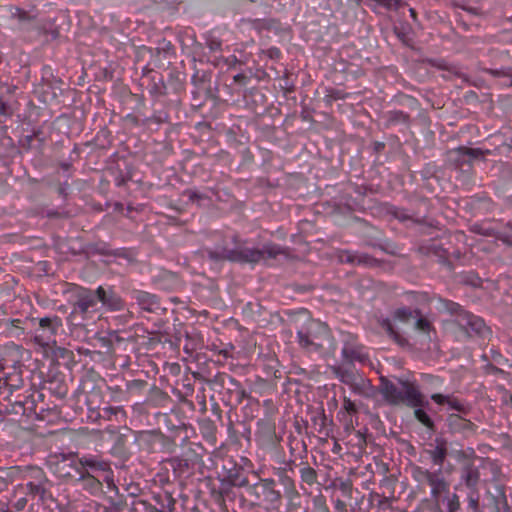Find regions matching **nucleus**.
Wrapping results in <instances>:
<instances>
[{
	"instance_id": "1",
	"label": "nucleus",
	"mask_w": 512,
	"mask_h": 512,
	"mask_svg": "<svg viewBox=\"0 0 512 512\" xmlns=\"http://www.w3.org/2000/svg\"><path fill=\"white\" fill-rule=\"evenodd\" d=\"M441 310L454 317L453 324L465 338L489 339L492 335L491 328L484 319L466 310L459 303L442 297L438 298Z\"/></svg>"
},
{
	"instance_id": "2",
	"label": "nucleus",
	"mask_w": 512,
	"mask_h": 512,
	"mask_svg": "<svg viewBox=\"0 0 512 512\" xmlns=\"http://www.w3.org/2000/svg\"><path fill=\"white\" fill-rule=\"evenodd\" d=\"M299 345L309 352L323 356L334 354L336 343L327 324L319 320H310L305 330L297 333Z\"/></svg>"
},
{
	"instance_id": "3",
	"label": "nucleus",
	"mask_w": 512,
	"mask_h": 512,
	"mask_svg": "<svg viewBox=\"0 0 512 512\" xmlns=\"http://www.w3.org/2000/svg\"><path fill=\"white\" fill-rule=\"evenodd\" d=\"M380 380V392L389 404H405L408 407H422L428 404L415 382L399 378L398 386L386 378L382 377Z\"/></svg>"
},
{
	"instance_id": "4",
	"label": "nucleus",
	"mask_w": 512,
	"mask_h": 512,
	"mask_svg": "<svg viewBox=\"0 0 512 512\" xmlns=\"http://www.w3.org/2000/svg\"><path fill=\"white\" fill-rule=\"evenodd\" d=\"M232 262L257 264L260 261L276 259L278 256L288 258L289 249L275 243H267L262 248L239 247L232 249Z\"/></svg>"
},
{
	"instance_id": "5",
	"label": "nucleus",
	"mask_w": 512,
	"mask_h": 512,
	"mask_svg": "<svg viewBox=\"0 0 512 512\" xmlns=\"http://www.w3.org/2000/svg\"><path fill=\"white\" fill-rule=\"evenodd\" d=\"M246 494L255 505L278 507L282 500V494L276 489V482L272 478H259L248 486Z\"/></svg>"
},
{
	"instance_id": "6",
	"label": "nucleus",
	"mask_w": 512,
	"mask_h": 512,
	"mask_svg": "<svg viewBox=\"0 0 512 512\" xmlns=\"http://www.w3.org/2000/svg\"><path fill=\"white\" fill-rule=\"evenodd\" d=\"M490 150H483L481 148H469L466 146H459L457 148L448 150L446 153L447 166L466 173H471L473 169L472 161L474 159H485L489 155Z\"/></svg>"
},
{
	"instance_id": "7",
	"label": "nucleus",
	"mask_w": 512,
	"mask_h": 512,
	"mask_svg": "<svg viewBox=\"0 0 512 512\" xmlns=\"http://www.w3.org/2000/svg\"><path fill=\"white\" fill-rule=\"evenodd\" d=\"M411 472L413 479L420 486L427 485L431 488V497L434 500H438L443 493L448 492L449 483L442 473V468L436 471H430L424 467L414 465Z\"/></svg>"
},
{
	"instance_id": "8",
	"label": "nucleus",
	"mask_w": 512,
	"mask_h": 512,
	"mask_svg": "<svg viewBox=\"0 0 512 512\" xmlns=\"http://www.w3.org/2000/svg\"><path fill=\"white\" fill-rule=\"evenodd\" d=\"M76 300L72 306L71 315H79L85 318L89 312L96 311L98 300L97 289L91 290L84 287H78L76 294Z\"/></svg>"
},
{
	"instance_id": "9",
	"label": "nucleus",
	"mask_w": 512,
	"mask_h": 512,
	"mask_svg": "<svg viewBox=\"0 0 512 512\" xmlns=\"http://www.w3.org/2000/svg\"><path fill=\"white\" fill-rule=\"evenodd\" d=\"M71 459V464L75 470L76 466L80 468L82 471L88 472H107L110 471V462L104 460L101 456L86 454L81 457H77L76 455H70L68 457H64L63 462Z\"/></svg>"
},
{
	"instance_id": "10",
	"label": "nucleus",
	"mask_w": 512,
	"mask_h": 512,
	"mask_svg": "<svg viewBox=\"0 0 512 512\" xmlns=\"http://www.w3.org/2000/svg\"><path fill=\"white\" fill-rule=\"evenodd\" d=\"M277 476L283 487V495L287 500L288 509L300 507L301 495L297 489L295 480L287 474L286 469H280Z\"/></svg>"
},
{
	"instance_id": "11",
	"label": "nucleus",
	"mask_w": 512,
	"mask_h": 512,
	"mask_svg": "<svg viewBox=\"0 0 512 512\" xmlns=\"http://www.w3.org/2000/svg\"><path fill=\"white\" fill-rule=\"evenodd\" d=\"M450 444L444 437H436L433 442L428 445L426 453L428 454L433 465L442 468L446 458L450 454Z\"/></svg>"
},
{
	"instance_id": "12",
	"label": "nucleus",
	"mask_w": 512,
	"mask_h": 512,
	"mask_svg": "<svg viewBox=\"0 0 512 512\" xmlns=\"http://www.w3.org/2000/svg\"><path fill=\"white\" fill-rule=\"evenodd\" d=\"M131 298L136 302L142 311L148 313H157L162 309L158 296L147 291L133 289L131 291Z\"/></svg>"
},
{
	"instance_id": "13",
	"label": "nucleus",
	"mask_w": 512,
	"mask_h": 512,
	"mask_svg": "<svg viewBox=\"0 0 512 512\" xmlns=\"http://www.w3.org/2000/svg\"><path fill=\"white\" fill-rule=\"evenodd\" d=\"M97 295L99 302L109 311L116 312L125 308L124 300L111 287L99 286L97 288Z\"/></svg>"
},
{
	"instance_id": "14",
	"label": "nucleus",
	"mask_w": 512,
	"mask_h": 512,
	"mask_svg": "<svg viewBox=\"0 0 512 512\" xmlns=\"http://www.w3.org/2000/svg\"><path fill=\"white\" fill-rule=\"evenodd\" d=\"M62 326L60 317H43L39 319V327L41 334L35 337L36 341L43 344H48L51 338L57 333L58 329Z\"/></svg>"
},
{
	"instance_id": "15",
	"label": "nucleus",
	"mask_w": 512,
	"mask_h": 512,
	"mask_svg": "<svg viewBox=\"0 0 512 512\" xmlns=\"http://www.w3.org/2000/svg\"><path fill=\"white\" fill-rule=\"evenodd\" d=\"M447 426L453 434H462L468 436L476 431V425L459 414H450L447 417Z\"/></svg>"
},
{
	"instance_id": "16",
	"label": "nucleus",
	"mask_w": 512,
	"mask_h": 512,
	"mask_svg": "<svg viewBox=\"0 0 512 512\" xmlns=\"http://www.w3.org/2000/svg\"><path fill=\"white\" fill-rule=\"evenodd\" d=\"M32 478L35 479V481H30L26 484L27 493L28 495L32 497H39L41 501H44L45 495H46V487L45 483L47 482V479L42 471V469L39 468H31Z\"/></svg>"
},
{
	"instance_id": "17",
	"label": "nucleus",
	"mask_w": 512,
	"mask_h": 512,
	"mask_svg": "<svg viewBox=\"0 0 512 512\" xmlns=\"http://www.w3.org/2000/svg\"><path fill=\"white\" fill-rule=\"evenodd\" d=\"M417 251L424 256H434L438 262L446 266L449 270H453L454 266L448 259V251L442 246L435 243L422 244L418 247Z\"/></svg>"
},
{
	"instance_id": "18",
	"label": "nucleus",
	"mask_w": 512,
	"mask_h": 512,
	"mask_svg": "<svg viewBox=\"0 0 512 512\" xmlns=\"http://www.w3.org/2000/svg\"><path fill=\"white\" fill-rule=\"evenodd\" d=\"M257 436L265 447L275 448L281 441V437L276 434L274 424L269 421L259 423Z\"/></svg>"
},
{
	"instance_id": "19",
	"label": "nucleus",
	"mask_w": 512,
	"mask_h": 512,
	"mask_svg": "<svg viewBox=\"0 0 512 512\" xmlns=\"http://www.w3.org/2000/svg\"><path fill=\"white\" fill-rule=\"evenodd\" d=\"M460 479L468 489L478 488L480 472L474 462L467 463V465L460 467Z\"/></svg>"
},
{
	"instance_id": "20",
	"label": "nucleus",
	"mask_w": 512,
	"mask_h": 512,
	"mask_svg": "<svg viewBox=\"0 0 512 512\" xmlns=\"http://www.w3.org/2000/svg\"><path fill=\"white\" fill-rule=\"evenodd\" d=\"M76 472L78 473V481L81 484L83 490L87 491L91 495H97L102 491V482L94 477L88 471H82L76 466Z\"/></svg>"
},
{
	"instance_id": "21",
	"label": "nucleus",
	"mask_w": 512,
	"mask_h": 512,
	"mask_svg": "<svg viewBox=\"0 0 512 512\" xmlns=\"http://www.w3.org/2000/svg\"><path fill=\"white\" fill-rule=\"evenodd\" d=\"M431 399L438 405L447 404L451 409H454L464 415H467L470 412L469 405L462 403L458 398L452 395L434 393L431 395Z\"/></svg>"
},
{
	"instance_id": "22",
	"label": "nucleus",
	"mask_w": 512,
	"mask_h": 512,
	"mask_svg": "<svg viewBox=\"0 0 512 512\" xmlns=\"http://www.w3.org/2000/svg\"><path fill=\"white\" fill-rule=\"evenodd\" d=\"M460 448L456 449L451 447L449 456L455 459L461 466L467 465V463L475 462L477 459L476 452L473 448L468 447L467 449H463L461 445L458 444Z\"/></svg>"
},
{
	"instance_id": "23",
	"label": "nucleus",
	"mask_w": 512,
	"mask_h": 512,
	"mask_svg": "<svg viewBox=\"0 0 512 512\" xmlns=\"http://www.w3.org/2000/svg\"><path fill=\"white\" fill-rule=\"evenodd\" d=\"M343 358L352 363L354 361L365 362L367 360V355L364 354L363 349L359 345H353L350 343H346L342 349Z\"/></svg>"
},
{
	"instance_id": "24",
	"label": "nucleus",
	"mask_w": 512,
	"mask_h": 512,
	"mask_svg": "<svg viewBox=\"0 0 512 512\" xmlns=\"http://www.w3.org/2000/svg\"><path fill=\"white\" fill-rule=\"evenodd\" d=\"M300 483L301 489L305 491V487H312L313 485L318 483V473L317 471L309 466L308 464H303L299 469Z\"/></svg>"
},
{
	"instance_id": "25",
	"label": "nucleus",
	"mask_w": 512,
	"mask_h": 512,
	"mask_svg": "<svg viewBox=\"0 0 512 512\" xmlns=\"http://www.w3.org/2000/svg\"><path fill=\"white\" fill-rule=\"evenodd\" d=\"M227 479L229 483L234 487H244L245 492L248 490V486H250V482L247 476L244 474V469L242 467H234L228 471Z\"/></svg>"
},
{
	"instance_id": "26",
	"label": "nucleus",
	"mask_w": 512,
	"mask_h": 512,
	"mask_svg": "<svg viewBox=\"0 0 512 512\" xmlns=\"http://www.w3.org/2000/svg\"><path fill=\"white\" fill-rule=\"evenodd\" d=\"M385 119L387 126H396L402 124L406 128H409L411 125L410 115L401 110L388 111L385 114Z\"/></svg>"
},
{
	"instance_id": "27",
	"label": "nucleus",
	"mask_w": 512,
	"mask_h": 512,
	"mask_svg": "<svg viewBox=\"0 0 512 512\" xmlns=\"http://www.w3.org/2000/svg\"><path fill=\"white\" fill-rule=\"evenodd\" d=\"M382 328L388 334V336L393 339V341L401 347L409 346V341L406 337H404L401 333H399L394 326L392 325L389 319H385L381 323Z\"/></svg>"
},
{
	"instance_id": "28",
	"label": "nucleus",
	"mask_w": 512,
	"mask_h": 512,
	"mask_svg": "<svg viewBox=\"0 0 512 512\" xmlns=\"http://www.w3.org/2000/svg\"><path fill=\"white\" fill-rule=\"evenodd\" d=\"M207 257L213 262H223V261H231L232 262V249H228L226 247H221L217 249L206 248L204 250Z\"/></svg>"
},
{
	"instance_id": "29",
	"label": "nucleus",
	"mask_w": 512,
	"mask_h": 512,
	"mask_svg": "<svg viewBox=\"0 0 512 512\" xmlns=\"http://www.w3.org/2000/svg\"><path fill=\"white\" fill-rule=\"evenodd\" d=\"M414 223L419 226V233L422 235H432L434 231L440 229L439 222L432 218H415Z\"/></svg>"
},
{
	"instance_id": "30",
	"label": "nucleus",
	"mask_w": 512,
	"mask_h": 512,
	"mask_svg": "<svg viewBox=\"0 0 512 512\" xmlns=\"http://www.w3.org/2000/svg\"><path fill=\"white\" fill-rule=\"evenodd\" d=\"M333 373L335 376L346 385H353L355 380L359 378L352 370L344 369L342 367H333Z\"/></svg>"
},
{
	"instance_id": "31",
	"label": "nucleus",
	"mask_w": 512,
	"mask_h": 512,
	"mask_svg": "<svg viewBox=\"0 0 512 512\" xmlns=\"http://www.w3.org/2000/svg\"><path fill=\"white\" fill-rule=\"evenodd\" d=\"M325 92L323 101L327 106H332L334 101L343 100L348 97V93L341 89L326 88Z\"/></svg>"
},
{
	"instance_id": "32",
	"label": "nucleus",
	"mask_w": 512,
	"mask_h": 512,
	"mask_svg": "<svg viewBox=\"0 0 512 512\" xmlns=\"http://www.w3.org/2000/svg\"><path fill=\"white\" fill-rule=\"evenodd\" d=\"M216 430V425L211 419H204L200 422V432L205 439L215 440Z\"/></svg>"
},
{
	"instance_id": "33",
	"label": "nucleus",
	"mask_w": 512,
	"mask_h": 512,
	"mask_svg": "<svg viewBox=\"0 0 512 512\" xmlns=\"http://www.w3.org/2000/svg\"><path fill=\"white\" fill-rule=\"evenodd\" d=\"M369 500L371 502L377 500V504H376L377 508L386 510V509H390L392 507L391 504L396 499L389 498L388 496H386L384 494H380L379 492H371L369 494Z\"/></svg>"
},
{
	"instance_id": "34",
	"label": "nucleus",
	"mask_w": 512,
	"mask_h": 512,
	"mask_svg": "<svg viewBox=\"0 0 512 512\" xmlns=\"http://www.w3.org/2000/svg\"><path fill=\"white\" fill-rule=\"evenodd\" d=\"M384 263L385 262L383 260L376 259L367 253H359L358 252L356 265H362L365 267L375 268V267H381Z\"/></svg>"
},
{
	"instance_id": "35",
	"label": "nucleus",
	"mask_w": 512,
	"mask_h": 512,
	"mask_svg": "<svg viewBox=\"0 0 512 512\" xmlns=\"http://www.w3.org/2000/svg\"><path fill=\"white\" fill-rule=\"evenodd\" d=\"M99 416L101 418H104L106 420H112V417L114 416L116 419H118V416L125 417L126 413L122 407H113V406H105L103 408H100L99 410Z\"/></svg>"
},
{
	"instance_id": "36",
	"label": "nucleus",
	"mask_w": 512,
	"mask_h": 512,
	"mask_svg": "<svg viewBox=\"0 0 512 512\" xmlns=\"http://www.w3.org/2000/svg\"><path fill=\"white\" fill-rule=\"evenodd\" d=\"M415 329L428 334L432 329V323L425 317L422 316V313L419 309H415Z\"/></svg>"
},
{
	"instance_id": "37",
	"label": "nucleus",
	"mask_w": 512,
	"mask_h": 512,
	"mask_svg": "<svg viewBox=\"0 0 512 512\" xmlns=\"http://www.w3.org/2000/svg\"><path fill=\"white\" fill-rule=\"evenodd\" d=\"M459 281L464 284L474 288H478L482 285L481 278L473 271L465 272L460 274Z\"/></svg>"
},
{
	"instance_id": "38",
	"label": "nucleus",
	"mask_w": 512,
	"mask_h": 512,
	"mask_svg": "<svg viewBox=\"0 0 512 512\" xmlns=\"http://www.w3.org/2000/svg\"><path fill=\"white\" fill-rule=\"evenodd\" d=\"M379 488L381 490V492H379L380 494H384L389 498L396 499L395 480H393L391 477H384L379 484Z\"/></svg>"
},
{
	"instance_id": "39",
	"label": "nucleus",
	"mask_w": 512,
	"mask_h": 512,
	"mask_svg": "<svg viewBox=\"0 0 512 512\" xmlns=\"http://www.w3.org/2000/svg\"><path fill=\"white\" fill-rule=\"evenodd\" d=\"M350 386L354 392L364 397L371 396V394L369 393V390H371V384L368 380L359 377L357 380H355L354 384Z\"/></svg>"
},
{
	"instance_id": "40",
	"label": "nucleus",
	"mask_w": 512,
	"mask_h": 512,
	"mask_svg": "<svg viewBox=\"0 0 512 512\" xmlns=\"http://www.w3.org/2000/svg\"><path fill=\"white\" fill-rule=\"evenodd\" d=\"M416 409L414 410V416L415 418L422 424L424 425L426 428H428L429 430H432L434 431L435 429V424L433 422V420L430 418V416L423 410V409H420L419 407H415Z\"/></svg>"
},
{
	"instance_id": "41",
	"label": "nucleus",
	"mask_w": 512,
	"mask_h": 512,
	"mask_svg": "<svg viewBox=\"0 0 512 512\" xmlns=\"http://www.w3.org/2000/svg\"><path fill=\"white\" fill-rule=\"evenodd\" d=\"M313 512H330L325 496L320 493L312 498Z\"/></svg>"
},
{
	"instance_id": "42",
	"label": "nucleus",
	"mask_w": 512,
	"mask_h": 512,
	"mask_svg": "<svg viewBox=\"0 0 512 512\" xmlns=\"http://www.w3.org/2000/svg\"><path fill=\"white\" fill-rule=\"evenodd\" d=\"M483 71L493 77H507L511 79L509 84L512 87V67H503L501 69L484 68Z\"/></svg>"
},
{
	"instance_id": "43",
	"label": "nucleus",
	"mask_w": 512,
	"mask_h": 512,
	"mask_svg": "<svg viewBox=\"0 0 512 512\" xmlns=\"http://www.w3.org/2000/svg\"><path fill=\"white\" fill-rule=\"evenodd\" d=\"M388 213L392 215L394 218L398 219L401 222L411 220L414 222L415 218H413L406 209L398 208L395 206H392L389 208Z\"/></svg>"
},
{
	"instance_id": "44",
	"label": "nucleus",
	"mask_w": 512,
	"mask_h": 512,
	"mask_svg": "<svg viewBox=\"0 0 512 512\" xmlns=\"http://www.w3.org/2000/svg\"><path fill=\"white\" fill-rule=\"evenodd\" d=\"M338 483L336 484L337 488L341 491L343 496L347 498L352 497L353 492V483L351 479H337Z\"/></svg>"
},
{
	"instance_id": "45",
	"label": "nucleus",
	"mask_w": 512,
	"mask_h": 512,
	"mask_svg": "<svg viewBox=\"0 0 512 512\" xmlns=\"http://www.w3.org/2000/svg\"><path fill=\"white\" fill-rule=\"evenodd\" d=\"M470 492L468 494V507L473 512H479V490L477 489H469Z\"/></svg>"
},
{
	"instance_id": "46",
	"label": "nucleus",
	"mask_w": 512,
	"mask_h": 512,
	"mask_svg": "<svg viewBox=\"0 0 512 512\" xmlns=\"http://www.w3.org/2000/svg\"><path fill=\"white\" fill-rule=\"evenodd\" d=\"M447 512H460L461 504L460 498L456 493L447 496Z\"/></svg>"
},
{
	"instance_id": "47",
	"label": "nucleus",
	"mask_w": 512,
	"mask_h": 512,
	"mask_svg": "<svg viewBox=\"0 0 512 512\" xmlns=\"http://www.w3.org/2000/svg\"><path fill=\"white\" fill-rule=\"evenodd\" d=\"M415 310H411L410 308H399L395 311V318L402 322H408L412 317H414Z\"/></svg>"
},
{
	"instance_id": "48",
	"label": "nucleus",
	"mask_w": 512,
	"mask_h": 512,
	"mask_svg": "<svg viewBox=\"0 0 512 512\" xmlns=\"http://www.w3.org/2000/svg\"><path fill=\"white\" fill-rule=\"evenodd\" d=\"M375 247H378L383 252L390 254L392 256H399V248L395 243L386 242L384 244H378Z\"/></svg>"
},
{
	"instance_id": "49",
	"label": "nucleus",
	"mask_w": 512,
	"mask_h": 512,
	"mask_svg": "<svg viewBox=\"0 0 512 512\" xmlns=\"http://www.w3.org/2000/svg\"><path fill=\"white\" fill-rule=\"evenodd\" d=\"M357 257H358V252H351L349 250H344L340 254L341 262L349 263V264H353V265L357 264Z\"/></svg>"
},
{
	"instance_id": "50",
	"label": "nucleus",
	"mask_w": 512,
	"mask_h": 512,
	"mask_svg": "<svg viewBox=\"0 0 512 512\" xmlns=\"http://www.w3.org/2000/svg\"><path fill=\"white\" fill-rule=\"evenodd\" d=\"M147 385L145 380L135 379L127 383V389L130 393L143 390Z\"/></svg>"
},
{
	"instance_id": "51",
	"label": "nucleus",
	"mask_w": 512,
	"mask_h": 512,
	"mask_svg": "<svg viewBox=\"0 0 512 512\" xmlns=\"http://www.w3.org/2000/svg\"><path fill=\"white\" fill-rule=\"evenodd\" d=\"M12 17L18 19L19 21H31L33 17L29 15V13L23 9H20L18 7H14L13 11L11 12Z\"/></svg>"
},
{
	"instance_id": "52",
	"label": "nucleus",
	"mask_w": 512,
	"mask_h": 512,
	"mask_svg": "<svg viewBox=\"0 0 512 512\" xmlns=\"http://www.w3.org/2000/svg\"><path fill=\"white\" fill-rule=\"evenodd\" d=\"M206 45L211 52H216L221 50L222 42L218 38L209 36L206 39Z\"/></svg>"
},
{
	"instance_id": "53",
	"label": "nucleus",
	"mask_w": 512,
	"mask_h": 512,
	"mask_svg": "<svg viewBox=\"0 0 512 512\" xmlns=\"http://www.w3.org/2000/svg\"><path fill=\"white\" fill-rule=\"evenodd\" d=\"M343 409L350 415L358 412L356 404L348 397L343 398Z\"/></svg>"
},
{
	"instance_id": "54",
	"label": "nucleus",
	"mask_w": 512,
	"mask_h": 512,
	"mask_svg": "<svg viewBox=\"0 0 512 512\" xmlns=\"http://www.w3.org/2000/svg\"><path fill=\"white\" fill-rule=\"evenodd\" d=\"M375 1L387 9L397 10L402 5L400 0H375Z\"/></svg>"
},
{
	"instance_id": "55",
	"label": "nucleus",
	"mask_w": 512,
	"mask_h": 512,
	"mask_svg": "<svg viewBox=\"0 0 512 512\" xmlns=\"http://www.w3.org/2000/svg\"><path fill=\"white\" fill-rule=\"evenodd\" d=\"M21 320L14 319L10 321L8 331L11 334L20 335L23 334V329L20 327Z\"/></svg>"
},
{
	"instance_id": "56",
	"label": "nucleus",
	"mask_w": 512,
	"mask_h": 512,
	"mask_svg": "<svg viewBox=\"0 0 512 512\" xmlns=\"http://www.w3.org/2000/svg\"><path fill=\"white\" fill-rule=\"evenodd\" d=\"M183 195L187 196L189 201H191V202H195L197 200L204 198L203 194H200L197 191H194L192 189H186L185 191H183Z\"/></svg>"
},
{
	"instance_id": "57",
	"label": "nucleus",
	"mask_w": 512,
	"mask_h": 512,
	"mask_svg": "<svg viewBox=\"0 0 512 512\" xmlns=\"http://www.w3.org/2000/svg\"><path fill=\"white\" fill-rule=\"evenodd\" d=\"M264 53L271 59H279L280 56H281V51L279 48L277 47H271V48H268L266 51H264Z\"/></svg>"
},
{
	"instance_id": "58",
	"label": "nucleus",
	"mask_w": 512,
	"mask_h": 512,
	"mask_svg": "<svg viewBox=\"0 0 512 512\" xmlns=\"http://www.w3.org/2000/svg\"><path fill=\"white\" fill-rule=\"evenodd\" d=\"M484 371L485 373L487 374H503L504 371L496 366H494L493 364L491 363H487L485 366H484Z\"/></svg>"
},
{
	"instance_id": "59",
	"label": "nucleus",
	"mask_w": 512,
	"mask_h": 512,
	"mask_svg": "<svg viewBox=\"0 0 512 512\" xmlns=\"http://www.w3.org/2000/svg\"><path fill=\"white\" fill-rule=\"evenodd\" d=\"M150 393H151V396H155L159 400L168 399V395L155 386L151 389Z\"/></svg>"
},
{
	"instance_id": "60",
	"label": "nucleus",
	"mask_w": 512,
	"mask_h": 512,
	"mask_svg": "<svg viewBox=\"0 0 512 512\" xmlns=\"http://www.w3.org/2000/svg\"><path fill=\"white\" fill-rule=\"evenodd\" d=\"M11 114L9 105L0 97V116H9Z\"/></svg>"
},
{
	"instance_id": "61",
	"label": "nucleus",
	"mask_w": 512,
	"mask_h": 512,
	"mask_svg": "<svg viewBox=\"0 0 512 512\" xmlns=\"http://www.w3.org/2000/svg\"><path fill=\"white\" fill-rule=\"evenodd\" d=\"M491 358L497 363L508 362V359H504L502 354L496 350H491Z\"/></svg>"
},
{
	"instance_id": "62",
	"label": "nucleus",
	"mask_w": 512,
	"mask_h": 512,
	"mask_svg": "<svg viewBox=\"0 0 512 512\" xmlns=\"http://www.w3.org/2000/svg\"><path fill=\"white\" fill-rule=\"evenodd\" d=\"M294 444L295 445H299L300 444L303 447L304 452H306V444H305V442L302 441V440L298 441L296 438H293V439L290 440V452H291V454H293L294 450H295V447L293 446Z\"/></svg>"
},
{
	"instance_id": "63",
	"label": "nucleus",
	"mask_w": 512,
	"mask_h": 512,
	"mask_svg": "<svg viewBox=\"0 0 512 512\" xmlns=\"http://www.w3.org/2000/svg\"><path fill=\"white\" fill-rule=\"evenodd\" d=\"M346 503L340 499L335 502V509L339 512H347Z\"/></svg>"
},
{
	"instance_id": "64",
	"label": "nucleus",
	"mask_w": 512,
	"mask_h": 512,
	"mask_svg": "<svg viewBox=\"0 0 512 512\" xmlns=\"http://www.w3.org/2000/svg\"><path fill=\"white\" fill-rule=\"evenodd\" d=\"M225 63L229 67H235L237 64H240V61L237 59L236 56H231L225 59Z\"/></svg>"
}]
</instances>
